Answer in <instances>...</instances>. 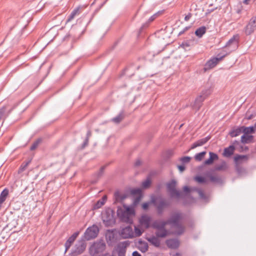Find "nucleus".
Returning <instances> with one entry per match:
<instances>
[{
  "mask_svg": "<svg viewBox=\"0 0 256 256\" xmlns=\"http://www.w3.org/2000/svg\"><path fill=\"white\" fill-rule=\"evenodd\" d=\"M152 218L148 214H143L139 218V224L144 229H147L150 226Z\"/></svg>",
  "mask_w": 256,
  "mask_h": 256,
  "instance_id": "nucleus-11",
  "label": "nucleus"
},
{
  "mask_svg": "<svg viewBox=\"0 0 256 256\" xmlns=\"http://www.w3.org/2000/svg\"><path fill=\"white\" fill-rule=\"evenodd\" d=\"M190 159L191 158L190 156H184L180 158V160L184 163H188Z\"/></svg>",
  "mask_w": 256,
  "mask_h": 256,
  "instance_id": "nucleus-41",
  "label": "nucleus"
},
{
  "mask_svg": "<svg viewBox=\"0 0 256 256\" xmlns=\"http://www.w3.org/2000/svg\"><path fill=\"white\" fill-rule=\"evenodd\" d=\"M138 248L142 252H145L148 250V244L144 241L140 240L138 242Z\"/></svg>",
  "mask_w": 256,
  "mask_h": 256,
  "instance_id": "nucleus-21",
  "label": "nucleus"
},
{
  "mask_svg": "<svg viewBox=\"0 0 256 256\" xmlns=\"http://www.w3.org/2000/svg\"><path fill=\"white\" fill-rule=\"evenodd\" d=\"M206 152H202L196 154L194 156V159L196 161H201L204 157Z\"/></svg>",
  "mask_w": 256,
  "mask_h": 256,
  "instance_id": "nucleus-34",
  "label": "nucleus"
},
{
  "mask_svg": "<svg viewBox=\"0 0 256 256\" xmlns=\"http://www.w3.org/2000/svg\"><path fill=\"white\" fill-rule=\"evenodd\" d=\"M206 176L209 178L210 182L214 183H219L221 181L220 178L215 174H212L210 172H208L206 174Z\"/></svg>",
  "mask_w": 256,
  "mask_h": 256,
  "instance_id": "nucleus-20",
  "label": "nucleus"
},
{
  "mask_svg": "<svg viewBox=\"0 0 256 256\" xmlns=\"http://www.w3.org/2000/svg\"><path fill=\"white\" fill-rule=\"evenodd\" d=\"M28 162L26 163L24 166H22L20 168L19 172H22L24 171L26 169V167L28 166Z\"/></svg>",
  "mask_w": 256,
  "mask_h": 256,
  "instance_id": "nucleus-44",
  "label": "nucleus"
},
{
  "mask_svg": "<svg viewBox=\"0 0 256 256\" xmlns=\"http://www.w3.org/2000/svg\"><path fill=\"white\" fill-rule=\"evenodd\" d=\"M132 256H141V255L138 252L135 251L133 252Z\"/></svg>",
  "mask_w": 256,
  "mask_h": 256,
  "instance_id": "nucleus-51",
  "label": "nucleus"
},
{
  "mask_svg": "<svg viewBox=\"0 0 256 256\" xmlns=\"http://www.w3.org/2000/svg\"><path fill=\"white\" fill-rule=\"evenodd\" d=\"M210 158L204 161V164L206 165L211 164L213 163L214 160L218 159V156L216 154L212 152H210Z\"/></svg>",
  "mask_w": 256,
  "mask_h": 256,
  "instance_id": "nucleus-19",
  "label": "nucleus"
},
{
  "mask_svg": "<svg viewBox=\"0 0 256 256\" xmlns=\"http://www.w3.org/2000/svg\"><path fill=\"white\" fill-rule=\"evenodd\" d=\"M79 10H80L79 8H75L72 12L70 14V15L68 18V20H66V22H70V20H72L75 17V16L76 14H79Z\"/></svg>",
  "mask_w": 256,
  "mask_h": 256,
  "instance_id": "nucleus-32",
  "label": "nucleus"
},
{
  "mask_svg": "<svg viewBox=\"0 0 256 256\" xmlns=\"http://www.w3.org/2000/svg\"><path fill=\"white\" fill-rule=\"evenodd\" d=\"M192 17V14H188V15H186L184 18V20L186 21H188L190 18Z\"/></svg>",
  "mask_w": 256,
  "mask_h": 256,
  "instance_id": "nucleus-48",
  "label": "nucleus"
},
{
  "mask_svg": "<svg viewBox=\"0 0 256 256\" xmlns=\"http://www.w3.org/2000/svg\"><path fill=\"white\" fill-rule=\"evenodd\" d=\"M150 180L149 178H147L146 180L143 182L142 186L144 188H148L150 185Z\"/></svg>",
  "mask_w": 256,
  "mask_h": 256,
  "instance_id": "nucleus-39",
  "label": "nucleus"
},
{
  "mask_svg": "<svg viewBox=\"0 0 256 256\" xmlns=\"http://www.w3.org/2000/svg\"><path fill=\"white\" fill-rule=\"evenodd\" d=\"M28 162L26 163L24 166H22L20 168L19 172H22L24 171L26 169V167L28 166Z\"/></svg>",
  "mask_w": 256,
  "mask_h": 256,
  "instance_id": "nucleus-45",
  "label": "nucleus"
},
{
  "mask_svg": "<svg viewBox=\"0 0 256 256\" xmlns=\"http://www.w3.org/2000/svg\"><path fill=\"white\" fill-rule=\"evenodd\" d=\"M120 234L124 238H134L133 230L130 226H127L122 228Z\"/></svg>",
  "mask_w": 256,
  "mask_h": 256,
  "instance_id": "nucleus-12",
  "label": "nucleus"
},
{
  "mask_svg": "<svg viewBox=\"0 0 256 256\" xmlns=\"http://www.w3.org/2000/svg\"><path fill=\"white\" fill-rule=\"evenodd\" d=\"M86 248V244L84 240H80L76 245V249L74 251L75 254H80L84 252Z\"/></svg>",
  "mask_w": 256,
  "mask_h": 256,
  "instance_id": "nucleus-15",
  "label": "nucleus"
},
{
  "mask_svg": "<svg viewBox=\"0 0 256 256\" xmlns=\"http://www.w3.org/2000/svg\"><path fill=\"white\" fill-rule=\"evenodd\" d=\"M8 194V190L6 188L3 190L0 195V204L3 203L6 200Z\"/></svg>",
  "mask_w": 256,
  "mask_h": 256,
  "instance_id": "nucleus-29",
  "label": "nucleus"
},
{
  "mask_svg": "<svg viewBox=\"0 0 256 256\" xmlns=\"http://www.w3.org/2000/svg\"><path fill=\"white\" fill-rule=\"evenodd\" d=\"M99 232L98 228L97 226L94 225L88 228L84 233L85 238L87 240H90L96 237Z\"/></svg>",
  "mask_w": 256,
  "mask_h": 256,
  "instance_id": "nucleus-5",
  "label": "nucleus"
},
{
  "mask_svg": "<svg viewBox=\"0 0 256 256\" xmlns=\"http://www.w3.org/2000/svg\"><path fill=\"white\" fill-rule=\"evenodd\" d=\"M206 32V28L204 26L200 27L197 29L195 32V34L198 37L200 38Z\"/></svg>",
  "mask_w": 256,
  "mask_h": 256,
  "instance_id": "nucleus-33",
  "label": "nucleus"
},
{
  "mask_svg": "<svg viewBox=\"0 0 256 256\" xmlns=\"http://www.w3.org/2000/svg\"><path fill=\"white\" fill-rule=\"evenodd\" d=\"M152 199L150 200V202L144 203L142 204V209L144 210H147L148 208V206H150V204H152Z\"/></svg>",
  "mask_w": 256,
  "mask_h": 256,
  "instance_id": "nucleus-42",
  "label": "nucleus"
},
{
  "mask_svg": "<svg viewBox=\"0 0 256 256\" xmlns=\"http://www.w3.org/2000/svg\"><path fill=\"white\" fill-rule=\"evenodd\" d=\"M158 14H155L153 16H152L149 19V22H151L153 21L158 16Z\"/></svg>",
  "mask_w": 256,
  "mask_h": 256,
  "instance_id": "nucleus-46",
  "label": "nucleus"
},
{
  "mask_svg": "<svg viewBox=\"0 0 256 256\" xmlns=\"http://www.w3.org/2000/svg\"><path fill=\"white\" fill-rule=\"evenodd\" d=\"M79 232H74L70 237L68 238L66 242L65 243V252H66L68 248L70 247L72 244L75 240L76 237L78 236Z\"/></svg>",
  "mask_w": 256,
  "mask_h": 256,
  "instance_id": "nucleus-18",
  "label": "nucleus"
},
{
  "mask_svg": "<svg viewBox=\"0 0 256 256\" xmlns=\"http://www.w3.org/2000/svg\"><path fill=\"white\" fill-rule=\"evenodd\" d=\"M182 218L181 214L176 213L172 215L170 219L168 222H163L159 225L157 222L154 224V227L156 228L157 231L156 235L158 238H164L168 235V232L164 228V226L170 224L175 230L174 233L176 234H180L184 232V228L179 224V221Z\"/></svg>",
  "mask_w": 256,
  "mask_h": 256,
  "instance_id": "nucleus-1",
  "label": "nucleus"
},
{
  "mask_svg": "<svg viewBox=\"0 0 256 256\" xmlns=\"http://www.w3.org/2000/svg\"><path fill=\"white\" fill-rule=\"evenodd\" d=\"M178 168L180 170V172H182L185 170V166L183 165L182 166H178Z\"/></svg>",
  "mask_w": 256,
  "mask_h": 256,
  "instance_id": "nucleus-49",
  "label": "nucleus"
},
{
  "mask_svg": "<svg viewBox=\"0 0 256 256\" xmlns=\"http://www.w3.org/2000/svg\"><path fill=\"white\" fill-rule=\"evenodd\" d=\"M226 46L228 47L231 46L232 50H234L238 47V41L234 38H232L228 40Z\"/></svg>",
  "mask_w": 256,
  "mask_h": 256,
  "instance_id": "nucleus-26",
  "label": "nucleus"
},
{
  "mask_svg": "<svg viewBox=\"0 0 256 256\" xmlns=\"http://www.w3.org/2000/svg\"><path fill=\"white\" fill-rule=\"evenodd\" d=\"M253 136L249 134H244L241 137V142L242 143H248L252 139Z\"/></svg>",
  "mask_w": 256,
  "mask_h": 256,
  "instance_id": "nucleus-28",
  "label": "nucleus"
},
{
  "mask_svg": "<svg viewBox=\"0 0 256 256\" xmlns=\"http://www.w3.org/2000/svg\"><path fill=\"white\" fill-rule=\"evenodd\" d=\"M183 190H184V192L186 194L189 193L192 191H196L198 192L200 197L201 198H202L203 200L206 199V196H204L203 192L201 190L197 189L196 188H190L187 186H184L183 188Z\"/></svg>",
  "mask_w": 256,
  "mask_h": 256,
  "instance_id": "nucleus-16",
  "label": "nucleus"
},
{
  "mask_svg": "<svg viewBox=\"0 0 256 256\" xmlns=\"http://www.w3.org/2000/svg\"><path fill=\"white\" fill-rule=\"evenodd\" d=\"M140 164V160H137V161L136 162L135 164H136V166H139V165Z\"/></svg>",
  "mask_w": 256,
  "mask_h": 256,
  "instance_id": "nucleus-52",
  "label": "nucleus"
},
{
  "mask_svg": "<svg viewBox=\"0 0 256 256\" xmlns=\"http://www.w3.org/2000/svg\"><path fill=\"white\" fill-rule=\"evenodd\" d=\"M256 30V16L252 17L244 28V32L246 35L252 34Z\"/></svg>",
  "mask_w": 256,
  "mask_h": 256,
  "instance_id": "nucleus-9",
  "label": "nucleus"
},
{
  "mask_svg": "<svg viewBox=\"0 0 256 256\" xmlns=\"http://www.w3.org/2000/svg\"><path fill=\"white\" fill-rule=\"evenodd\" d=\"M250 0H244V2L246 4H249Z\"/></svg>",
  "mask_w": 256,
  "mask_h": 256,
  "instance_id": "nucleus-54",
  "label": "nucleus"
},
{
  "mask_svg": "<svg viewBox=\"0 0 256 256\" xmlns=\"http://www.w3.org/2000/svg\"><path fill=\"white\" fill-rule=\"evenodd\" d=\"M131 192L133 194H136L138 196L134 198L132 205V206L134 207V206H136L140 200L142 196V190L140 188H135L131 190Z\"/></svg>",
  "mask_w": 256,
  "mask_h": 256,
  "instance_id": "nucleus-13",
  "label": "nucleus"
},
{
  "mask_svg": "<svg viewBox=\"0 0 256 256\" xmlns=\"http://www.w3.org/2000/svg\"><path fill=\"white\" fill-rule=\"evenodd\" d=\"M255 0H254V1Z\"/></svg>",
  "mask_w": 256,
  "mask_h": 256,
  "instance_id": "nucleus-55",
  "label": "nucleus"
},
{
  "mask_svg": "<svg viewBox=\"0 0 256 256\" xmlns=\"http://www.w3.org/2000/svg\"><path fill=\"white\" fill-rule=\"evenodd\" d=\"M242 132V126L233 130L230 132V134L232 137H236L239 136Z\"/></svg>",
  "mask_w": 256,
  "mask_h": 256,
  "instance_id": "nucleus-27",
  "label": "nucleus"
},
{
  "mask_svg": "<svg viewBox=\"0 0 256 256\" xmlns=\"http://www.w3.org/2000/svg\"><path fill=\"white\" fill-rule=\"evenodd\" d=\"M102 219L104 224L106 226H112L114 223L113 216L108 212L102 214Z\"/></svg>",
  "mask_w": 256,
  "mask_h": 256,
  "instance_id": "nucleus-10",
  "label": "nucleus"
},
{
  "mask_svg": "<svg viewBox=\"0 0 256 256\" xmlns=\"http://www.w3.org/2000/svg\"><path fill=\"white\" fill-rule=\"evenodd\" d=\"M106 199V196H104L102 200H98L94 208H98L104 204Z\"/></svg>",
  "mask_w": 256,
  "mask_h": 256,
  "instance_id": "nucleus-37",
  "label": "nucleus"
},
{
  "mask_svg": "<svg viewBox=\"0 0 256 256\" xmlns=\"http://www.w3.org/2000/svg\"><path fill=\"white\" fill-rule=\"evenodd\" d=\"M176 182L174 180L167 184V188L172 197L180 198L181 197L182 194L181 192L176 190Z\"/></svg>",
  "mask_w": 256,
  "mask_h": 256,
  "instance_id": "nucleus-6",
  "label": "nucleus"
},
{
  "mask_svg": "<svg viewBox=\"0 0 256 256\" xmlns=\"http://www.w3.org/2000/svg\"><path fill=\"white\" fill-rule=\"evenodd\" d=\"M40 140H38L37 141H36L35 142H34L33 144L30 147V150H35L38 146V144H40Z\"/></svg>",
  "mask_w": 256,
  "mask_h": 256,
  "instance_id": "nucleus-40",
  "label": "nucleus"
},
{
  "mask_svg": "<svg viewBox=\"0 0 256 256\" xmlns=\"http://www.w3.org/2000/svg\"><path fill=\"white\" fill-rule=\"evenodd\" d=\"M152 202L156 207L159 214H162L164 210L169 205L168 202L163 198L152 196Z\"/></svg>",
  "mask_w": 256,
  "mask_h": 256,
  "instance_id": "nucleus-3",
  "label": "nucleus"
},
{
  "mask_svg": "<svg viewBox=\"0 0 256 256\" xmlns=\"http://www.w3.org/2000/svg\"><path fill=\"white\" fill-rule=\"evenodd\" d=\"M117 215L120 220L123 222L132 224V218L135 215V210L133 206L124 204L122 207L118 208Z\"/></svg>",
  "mask_w": 256,
  "mask_h": 256,
  "instance_id": "nucleus-2",
  "label": "nucleus"
},
{
  "mask_svg": "<svg viewBox=\"0 0 256 256\" xmlns=\"http://www.w3.org/2000/svg\"><path fill=\"white\" fill-rule=\"evenodd\" d=\"M208 140L209 138L206 137L198 140L192 144V148H194L198 146H202L205 143H206Z\"/></svg>",
  "mask_w": 256,
  "mask_h": 256,
  "instance_id": "nucleus-23",
  "label": "nucleus"
},
{
  "mask_svg": "<svg viewBox=\"0 0 256 256\" xmlns=\"http://www.w3.org/2000/svg\"><path fill=\"white\" fill-rule=\"evenodd\" d=\"M131 192L133 194H136L138 196L134 198L132 205V206L134 207V206H136L140 200L142 196V190L140 188H135L131 190Z\"/></svg>",
  "mask_w": 256,
  "mask_h": 256,
  "instance_id": "nucleus-14",
  "label": "nucleus"
},
{
  "mask_svg": "<svg viewBox=\"0 0 256 256\" xmlns=\"http://www.w3.org/2000/svg\"><path fill=\"white\" fill-rule=\"evenodd\" d=\"M167 246L172 248H176L179 246L178 241L177 240L172 239L167 240L166 242Z\"/></svg>",
  "mask_w": 256,
  "mask_h": 256,
  "instance_id": "nucleus-22",
  "label": "nucleus"
},
{
  "mask_svg": "<svg viewBox=\"0 0 256 256\" xmlns=\"http://www.w3.org/2000/svg\"><path fill=\"white\" fill-rule=\"evenodd\" d=\"M90 136V132H88L87 134V138L86 139V141L84 142V145H86L88 144V137Z\"/></svg>",
  "mask_w": 256,
  "mask_h": 256,
  "instance_id": "nucleus-47",
  "label": "nucleus"
},
{
  "mask_svg": "<svg viewBox=\"0 0 256 256\" xmlns=\"http://www.w3.org/2000/svg\"><path fill=\"white\" fill-rule=\"evenodd\" d=\"M194 180L198 183H205L206 182V178L201 176H196L194 178Z\"/></svg>",
  "mask_w": 256,
  "mask_h": 256,
  "instance_id": "nucleus-38",
  "label": "nucleus"
},
{
  "mask_svg": "<svg viewBox=\"0 0 256 256\" xmlns=\"http://www.w3.org/2000/svg\"><path fill=\"white\" fill-rule=\"evenodd\" d=\"M105 245L100 242L94 243L90 248V252L92 256L102 252L104 248Z\"/></svg>",
  "mask_w": 256,
  "mask_h": 256,
  "instance_id": "nucleus-8",
  "label": "nucleus"
},
{
  "mask_svg": "<svg viewBox=\"0 0 256 256\" xmlns=\"http://www.w3.org/2000/svg\"><path fill=\"white\" fill-rule=\"evenodd\" d=\"M128 243L126 242H120L118 244L119 248H126L128 246Z\"/></svg>",
  "mask_w": 256,
  "mask_h": 256,
  "instance_id": "nucleus-43",
  "label": "nucleus"
},
{
  "mask_svg": "<svg viewBox=\"0 0 256 256\" xmlns=\"http://www.w3.org/2000/svg\"><path fill=\"white\" fill-rule=\"evenodd\" d=\"M124 118L123 113L120 114L118 116L112 118V121L115 123H119Z\"/></svg>",
  "mask_w": 256,
  "mask_h": 256,
  "instance_id": "nucleus-36",
  "label": "nucleus"
},
{
  "mask_svg": "<svg viewBox=\"0 0 256 256\" xmlns=\"http://www.w3.org/2000/svg\"><path fill=\"white\" fill-rule=\"evenodd\" d=\"M181 46L182 48H186V47H188L190 45L188 44V42H184L182 44Z\"/></svg>",
  "mask_w": 256,
  "mask_h": 256,
  "instance_id": "nucleus-50",
  "label": "nucleus"
},
{
  "mask_svg": "<svg viewBox=\"0 0 256 256\" xmlns=\"http://www.w3.org/2000/svg\"><path fill=\"white\" fill-rule=\"evenodd\" d=\"M226 54H223L220 56L218 54L217 57L213 58L209 60L206 64L204 66L205 70L214 68L218 64V62L221 60L223 58L226 56Z\"/></svg>",
  "mask_w": 256,
  "mask_h": 256,
  "instance_id": "nucleus-7",
  "label": "nucleus"
},
{
  "mask_svg": "<svg viewBox=\"0 0 256 256\" xmlns=\"http://www.w3.org/2000/svg\"><path fill=\"white\" fill-rule=\"evenodd\" d=\"M242 132L246 134H252L254 132L255 129L253 126L250 127H244L242 126Z\"/></svg>",
  "mask_w": 256,
  "mask_h": 256,
  "instance_id": "nucleus-30",
  "label": "nucleus"
},
{
  "mask_svg": "<svg viewBox=\"0 0 256 256\" xmlns=\"http://www.w3.org/2000/svg\"><path fill=\"white\" fill-rule=\"evenodd\" d=\"M172 256H181V255L179 253H176V254H173Z\"/></svg>",
  "mask_w": 256,
  "mask_h": 256,
  "instance_id": "nucleus-53",
  "label": "nucleus"
},
{
  "mask_svg": "<svg viewBox=\"0 0 256 256\" xmlns=\"http://www.w3.org/2000/svg\"><path fill=\"white\" fill-rule=\"evenodd\" d=\"M210 94L211 91L210 89L204 90L201 94L196 98L192 106L193 108L196 110H198L202 106V102Z\"/></svg>",
  "mask_w": 256,
  "mask_h": 256,
  "instance_id": "nucleus-4",
  "label": "nucleus"
},
{
  "mask_svg": "<svg viewBox=\"0 0 256 256\" xmlns=\"http://www.w3.org/2000/svg\"><path fill=\"white\" fill-rule=\"evenodd\" d=\"M146 229L140 224L134 226V230H133L134 238L139 237L142 235Z\"/></svg>",
  "mask_w": 256,
  "mask_h": 256,
  "instance_id": "nucleus-17",
  "label": "nucleus"
},
{
  "mask_svg": "<svg viewBox=\"0 0 256 256\" xmlns=\"http://www.w3.org/2000/svg\"><path fill=\"white\" fill-rule=\"evenodd\" d=\"M146 239L150 242L156 247H158L160 245V240L157 236H152Z\"/></svg>",
  "mask_w": 256,
  "mask_h": 256,
  "instance_id": "nucleus-24",
  "label": "nucleus"
},
{
  "mask_svg": "<svg viewBox=\"0 0 256 256\" xmlns=\"http://www.w3.org/2000/svg\"><path fill=\"white\" fill-rule=\"evenodd\" d=\"M234 150V147L233 146H230L229 147L224 150L223 154L224 156L228 157L232 155Z\"/></svg>",
  "mask_w": 256,
  "mask_h": 256,
  "instance_id": "nucleus-25",
  "label": "nucleus"
},
{
  "mask_svg": "<svg viewBox=\"0 0 256 256\" xmlns=\"http://www.w3.org/2000/svg\"><path fill=\"white\" fill-rule=\"evenodd\" d=\"M247 156H246L238 155L234 157V161L236 163H238L244 160H246Z\"/></svg>",
  "mask_w": 256,
  "mask_h": 256,
  "instance_id": "nucleus-35",
  "label": "nucleus"
},
{
  "mask_svg": "<svg viewBox=\"0 0 256 256\" xmlns=\"http://www.w3.org/2000/svg\"><path fill=\"white\" fill-rule=\"evenodd\" d=\"M114 198L116 202H120L126 198V196L124 194H122L120 192H116L114 194Z\"/></svg>",
  "mask_w": 256,
  "mask_h": 256,
  "instance_id": "nucleus-31",
  "label": "nucleus"
}]
</instances>
